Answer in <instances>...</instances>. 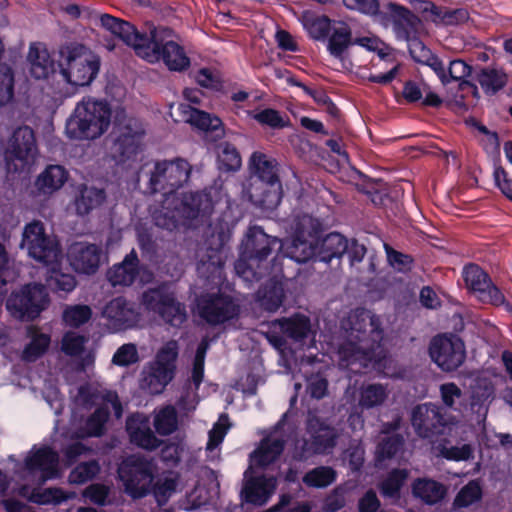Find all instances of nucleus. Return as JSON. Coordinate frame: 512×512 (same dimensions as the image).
<instances>
[{
    "instance_id": "nucleus-1",
    "label": "nucleus",
    "mask_w": 512,
    "mask_h": 512,
    "mask_svg": "<svg viewBox=\"0 0 512 512\" xmlns=\"http://www.w3.org/2000/svg\"><path fill=\"white\" fill-rule=\"evenodd\" d=\"M347 332L346 341L339 348L340 365L349 367L359 363V368L370 365L375 369L386 366V351L381 345L383 330L379 317L366 309H355L342 322ZM359 372L360 369L353 370Z\"/></svg>"
},
{
    "instance_id": "nucleus-2",
    "label": "nucleus",
    "mask_w": 512,
    "mask_h": 512,
    "mask_svg": "<svg viewBox=\"0 0 512 512\" xmlns=\"http://www.w3.org/2000/svg\"><path fill=\"white\" fill-rule=\"evenodd\" d=\"M59 476L58 453L49 447L33 448L25 458L22 476L25 483L17 489L18 494L42 504L60 503L67 498L60 489L49 488L41 494L35 493L36 488L47 480Z\"/></svg>"
},
{
    "instance_id": "nucleus-3",
    "label": "nucleus",
    "mask_w": 512,
    "mask_h": 512,
    "mask_svg": "<svg viewBox=\"0 0 512 512\" xmlns=\"http://www.w3.org/2000/svg\"><path fill=\"white\" fill-rule=\"evenodd\" d=\"M173 30L164 26H149L136 54L149 63L163 61L171 71H184L190 66V59L184 48L175 40Z\"/></svg>"
},
{
    "instance_id": "nucleus-4",
    "label": "nucleus",
    "mask_w": 512,
    "mask_h": 512,
    "mask_svg": "<svg viewBox=\"0 0 512 512\" xmlns=\"http://www.w3.org/2000/svg\"><path fill=\"white\" fill-rule=\"evenodd\" d=\"M252 180L247 189L250 201L263 209H273L281 201L282 186L277 174V162L256 151L249 159Z\"/></svg>"
},
{
    "instance_id": "nucleus-5",
    "label": "nucleus",
    "mask_w": 512,
    "mask_h": 512,
    "mask_svg": "<svg viewBox=\"0 0 512 512\" xmlns=\"http://www.w3.org/2000/svg\"><path fill=\"white\" fill-rule=\"evenodd\" d=\"M276 246L281 248V241L278 238L267 235L261 227L250 228L243 242L240 257L235 262L237 275L248 282L258 280L263 275L262 262Z\"/></svg>"
},
{
    "instance_id": "nucleus-6",
    "label": "nucleus",
    "mask_w": 512,
    "mask_h": 512,
    "mask_svg": "<svg viewBox=\"0 0 512 512\" xmlns=\"http://www.w3.org/2000/svg\"><path fill=\"white\" fill-rule=\"evenodd\" d=\"M216 190L205 189L200 192L184 193L181 198L175 195L170 201V209L163 210V215L168 218L162 222L160 216H156V224L167 229L176 227L178 222L193 220L210 215L213 211Z\"/></svg>"
},
{
    "instance_id": "nucleus-7",
    "label": "nucleus",
    "mask_w": 512,
    "mask_h": 512,
    "mask_svg": "<svg viewBox=\"0 0 512 512\" xmlns=\"http://www.w3.org/2000/svg\"><path fill=\"white\" fill-rule=\"evenodd\" d=\"M192 167L183 158L161 160L154 163L150 171L149 188L152 193L163 192V210L170 209V201L175 198V191L187 183Z\"/></svg>"
},
{
    "instance_id": "nucleus-8",
    "label": "nucleus",
    "mask_w": 512,
    "mask_h": 512,
    "mask_svg": "<svg viewBox=\"0 0 512 512\" xmlns=\"http://www.w3.org/2000/svg\"><path fill=\"white\" fill-rule=\"evenodd\" d=\"M20 247L28 255L45 266L58 265L63 253L57 237L46 233L44 224L34 220L24 226Z\"/></svg>"
},
{
    "instance_id": "nucleus-9",
    "label": "nucleus",
    "mask_w": 512,
    "mask_h": 512,
    "mask_svg": "<svg viewBox=\"0 0 512 512\" xmlns=\"http://www.w3.org/2000/svg\"><path fill=\"white\" fill-rule=\"evenodd\" d=\"M141 304L149 311L161 317L167 324L181 326L187 319L186 307L178 301L175 292L168 284L149 288L141 296Z\"/></svg>"
},
{
    "instance_id": "nucleus-10",
    "label": "nucleus",
    "mask_w": 512,
    "mask_h": 512,
    "mask_svg": "<svg viewBox=\"0 0 512 512\" xmlns=\"http://www.w3.org/2000/svg\"><path fill=\"white\" fill-rule=\"evenodd\" d=\"M37 152L34 131L28 126L17 128L4 150L7 172L16 173L28 169L34 163Z\"/></svg>"
},
{
    "instance_id": "nucleus-11",
    "label": "nucleus",
    "mask_w": 512,
    "mask_h": 512,
    "mask_svg": "<svg viewBox=\"0 0 512 512\" xmlns=\"http://www.w3.org/2000/svg\"><path fill=\"white\" fill-rule=\"evenodd\" d=\"M118 474L127 493L134 498L142 497L153 480L152 463L142 455H130L119 465Z\"/></svg>"
},
{
    "instance_id": "nucleus-12",
    "label": "nucleus",
    "mask_w": 512,
    "mask_h": 512,
    "mask_svg": "<svg viewBox=\"0 0 512 512\" xmlns=\"http://www.w3.org/2000/svg\"><path fill=\"white\" fill-rule=\"evenodd\" d=\"M429 355L442 371L452 372L465 362L466 347L457 335L441 334L430 341Z\"/></svg>"
},
{
    "instance_id": "nucleus-13",
    "label": "nucleus",
    "mask_w": 512,
    "mask_h": 512,
    "mask_svg": "<svg viewBox=\"0 0 512 512\" xmlns=\"http://www.w3.org/2000/svg\"><path fill=\"white\" fill-rule=\"evenodd\" d=\"M48 304V294L41 284H29L7 300V309L18 319H34Z\"/></svg>"
},
{
    "instance_id": "nucleus-14",
    "label": "nucleus",
    "mask_w": 512,
    "mask_h": 512,
    "mask_svg": "<svg viewBox=\"0 0 512 512\" xmlns=\"http://www.w3.org/2000/svg\"><path fill=\"white\" fill-rule=\"evenodd\" d=\"M411 423L419 437L432 438L444 432L447 419L441 407L433 403H424L413 408Z\"/></svg>"
},
{
    "instance_id": "nucleus-15",
    "label": "nucleus",
    "mask_w": 512,
    "mask_h": 512,
    "mask_svg": "<svg viewBox=\"0 0 512 512\" xmlns=\"http://www.w3.org/2000/svg\"><path fill=\"white\" fill-rule=\"evenodd\" d=\"M96 98L86 97L79 102L66 122V134L71 139L94 138Z\"/></svg>"
},
{
    "instance_id": "nucleus-16",
    "label": "nucleus",
    "mask_w": 512,
    "mask_h": 512,
    "mask_svg": "<svg viewBox=\"0 0 512 512\" xmlns=\"http://www.w3.org/2000/svg\"><path fill=\"white\" fill-rule=\"evenodd\" d=\"M466 286L484 303L501 305L505 301L503 293L496 287L489 275L478 265L468 264L463 269Z\"/></svg>"
},
{
    "instance_id": "nucleus-17",
    "label": "nucleus",
    "mask_w": 512,
    "mask_h": 512,
    "mask_svg": "<svg viewBox=\"0 0 512 512\" xmlns=\"http://www.w3.org/2000/svg\"><path fill=\"white\" fill-rule=\"evenodd\" d=\"M101 318L104 321L102 325L114 332L134 327L140 319V314L133 303L118 297L104 307Z\"/></svg>"
},
{
    "instance_id": "nucleus-18",
    "label": "nucleus",
    "mask_w": 512,
    "mask_h": 512,
    "mask_svg": "<svg viewBox=\"0 0 512 512\" xmlns=\"http://www.w3.org/2000/svg\"><path fill=\"white\" fill-rule=\"evenodd\" d=\"M96 72L95 61L84 46L75 48L68 57L67 68L62 70L64 78L74 86L90 84Z\"/></svg>"
},
{
    "instance_id": "nucleus-19",
    "label": "nucleus",
    "mask_w": 512,
    "mask_h": 512,
    "mask_svg": "<svg viewBox=\"0 0 512 512\" xmlns=\"http://www.w3.org/2000/svg\"><path fill=\"white\" fill-rule=\"evenodd\" d=\"M199 316L210 325H218L232 319L238 313L237 305L227 296L206 295L197 303Z\"/></svg>"
},
{
    "instance_id": "nucleus-20",
    "label": "nucleus",
    "mask_w": 512,
    "mask_h": 512,
    "mask_svg": "<svg viewBox=\"0 0 512 512\" xmlns=\"http://www.w3.org/2000/svg\"><path fill=\"white\" fill-rule=\"evenodd\" d=\"M309 438L304 443V450L310 454H329L336 446L340 432L319 419L308 423Z\"/></svg>"
},
{
    "instance_id": "nucleus-21",
    "label": "nucleus",
    "mask_w": 512,
    "mask_h": 512,
    "mask_svg": "<svg viewBox=\"0 0 512 512\" xmlns=\"http://www.w3.org/2000/svg\"><path fill=\"white\" fill-rule=\"evenodd\" d=\"M285 447V439L277 431L268 434L263 438L251 455H250V466L245 472V477L252 470V467L260 466L265 467L276 461L282 454Z\"/></svg>"
},
{
    "instance_id": "nucleus-22",
    "label": "nucleus",
    "mask_w": 512,
    "mask_h": 512,
    "mask_svg": "<svg viewBox=\"0 0 512 512\" xmlns=\"http://www.w3.org/2000/svg\"><path fill=\"white\" fill-rule=\"evenodd\" d=\"M177 110L182 115L183 121L204 131L213 140L219 139L224 135L222 121L218 117L186 104H180Z\"/></svg>"
},
{
    "instance_id": "nucleus-23",
    "label": "nucleus",
    "mask_w": 512,
    "mask_h": 512,
    "mask_svg": "<svg viewBox=\"0 0 512 512\" xmlns=\"http://www.w3.org/2000/svg\"><path fill=\"white\" fill-rule=\"evenodd\" d=\"M126 430L130 441L143 449L154 450L161 444L151 430L148 417L144 414L136 413L130 416L126 421Z\"/></svg>"
},
{
    "instance_id": "nucleus-24",
    "label": "nucleus",
    "mask_w": 512,
    "mask_h": 512,
    "mask_svg": "<svg viewBox=\"0 0 512 512\" xmlns=\"http://www.w3.org/2000/svg\"><path fill=\"white\" fill-rule=\"evenodd\" d=\"M392 18L393 29L399 39L410 41L416 34L420 24L419 18L408 8L390 2L386 6Z\"/></svg>"
},
{
    "instance_id": "nucleus-25",
    "label": "nucleus",
    "mask_w": 512,
    "mask_h": 512,
    "mask_svg": "<svg viewBox=\"0 0 512 512\" xmlns=\"http://www.w3.org/2000/svg\"><path fill=\"white\" fill-rule=\"evenodd\" d=\"M99 19L102 28L131 46L136 52L137 45L141 44L145 33L138 32L129 22L106 13L101 14Z\"/></svg>"
},
{
    "instance_id": "nucleus-26",
    "label": "nucleus",
    "mask_w": 512,
    "mask_h": 512,
    "mask_svg": "<svg viewBox=\"0 0 512 512\" xmlns=\"http://www.w3.org/2000/svg\"><path fill=\"white\" fill-rule=\"evenodd\" d=\"M174 374L171 368H164L150 362L143 368L140 387L150 394H160L172 381Z\"/></svg>"
},
{
    "instance_id": "nucleus-27",
    "label": "nucleus",
    "mask_w": 512,
    "mask_h": 512,
    "mask_svg": "<svg viewBox=\"0 0 512 512\" xmlns=\"http://www.w3.org/2000/svg\"><path fill=\"white\" fill-rule=\"evenodd\" d=\"M68 257L75 271L93 274L96 271V246L84 242L73 243Z\"/></svg>"
},
{
    "instance_id": "nucleus-28",
    "label": "nucleus",
    "mask_w": 512,
    "mask_h": 512,
    "mask_svg": "<svg viewBox=\"0 0 512 512\" xmlns=\"http://www.w3.org/2000/svg\"><path fill=\"white\" fill-rule=\"evenodd\" d=\"M275 488V481L264 476L250 478L245 482L241 496L247 503L265 504Z\"/></svg>"
},
{
    "instance_id": "nucleus-29",
    "label": "nucleus",
    "mask_w": 512,
    "mask_h": 512,
    "mask_svg": "<svg viewBox=\"0 0 512 512\" xmlns=\"http://www.w3.org/2000/svg\"><path fill=\"white\" fill-rule=\"evenodd\" d=\"M68 179V172L61 165H49L35 180L39 194L51 195L63 187Z\"/></svg>"
},
{
    "instance_id": "nucleus-30",
    "label": "nucleus",
    "mask_w": 512,
    "mask_h": 512,
    "mask_svg": "<svg viewBox=\"0 0 512 512\" xmlns=\"http://www.w3.org/2000/svg\"><path fill=\"white\" fill-rule=\"evenodd\" d=\"M414 497L428 505L440 503L447 494V487L430 478H418L412 484Z\"/></svg>"
},
{
    "instance_id": "nucleus-31",
    "label": "nucleus",
    "mask_w": 512,
    "mask_h": 512,
    "mask_svg": "<svg viewBox=\"0 0 512 512\" xmlns=\"http://www.w3.org/2000/svg\"><path fill=\"white\" fill-rule=\"evenodd\" d=\"M286 256L298 263H305L317 256L318 239L293 236L290 241L281 243Z\"/></svg>"
},
{
    "instance_id": "nucleus-32",
    "label": "nucleus",
    "mask_w": 512,
    "mask_h": 512,
    "mask_svg": "<svg viewBox=\"0 0 512 512\" xmlns=\"http://www.w3.org/2000/svg\"><path fill=\"white\" fill-rule=\"evenodd\" d=\"M122 413L123 407L115 391H98V437L102 434V424L110 418H121Z\"/></svg>"
},
{
    "instance_id": "nucleus-33",
    "label": "nucleus",
    "mask_w": 512,
    "mask_h": 512,
    "mask_svg": "<svg viewBox=\"0 0 512 512\" xmlns=\"http://www.w3.org/2000/svg\"><path fill=\"white\" fill-rule=\"evenodd\" d=\"M440 398L445 408L465 417L469 412L468 398L453 382L443 383L439 387Z\"/></svg>"
},
{
    "instance_id": "nucleus-34",
    "label": "nucleus",
    "mask_w": 512,
    "mask_h": 512,
    "mask_svg": "<svg viewBox=\"0 0 512 512\" xmlns=\"http://www.w3.org/2000/svg\"><path fill=\"white\" fill-rule=\"evenodd\" d=\"M138 258L134 251L128 254L122 263L115 265L107 273V278L113 286H129L131 285L136 275Z\"/></svg>"
},
{
    "instance_id": "nucleus-35",
    "label": "nucleus",
    "mask_w": 512,
    "mask_h": 512,
    "mask_svg": "<svg viewBox=\"0 0 512 512\" xmlns=\"http://www.w3.org/2000/svg\"><path fill=\"white\" fill-rule=\"evenodd\" d=\"M389 395L388 385L381 383L363 384L359 389L358 405L363 410L378 408L386 403Z\"/></svg>"
},
{
    "instance_id": "nucleus-36",
    "label": "nucleus",
    "mask_w": 512,
    "mask_h": 512,
    "mask_svg": "<svg viewBox=\"0 0 512 512\" xmlns=\"http://www.w3.org/2000/svg\"><path fill=\"white\" fill-rule=\"evenodd\" d=\"M30 72L36 79H44L53 71V60L41 44H31L28 52Z\"/></svg>"
},
{
    "instance_id": "nucleus-37",
    "label": "nucleus",
    "mask_w": 512,
    "mask_h": 512,
    "mask_svg": "<svg viewBox=\"0 0 512 512\" xmlns=\"http://www.w3.org/2000/svg\"><path fill=\"white\" fill-rule=\"evenodd\" d=\"M328 36L327 49L335 58H342L344 52L353 44L351 29L344 22H335Z\"/></svg>"
},
{
    "instance_id": "nucleus-38",
    "label": "nucleus",
    "mask_w": 512,
    "mask_h": 512,
    "mask_svg": "<svg viewBox=\"0 0 512 512\" xmlns=\"http://www.w3.org/2000/svg\"><path fill=\"white\" fill-rule=\"evenodd\" d=\"M285 298L281 283L270 280L262 286L256 294V302L268 312L277 311Z\"/></svg>"
},
{
    "instance_id": "nucleus-39",
    "label": "nucleus",
    "mask_w": 512,
    "mask_h": 512,
    "mask_svg": "<svg viewBox=\"0 0 512 512\" xmlns=\"http://www.w3.org/2000/svg\"><path fill=\"white\" fill-rule=\"evenodd\" d=\"M348 249V240L340 233H330L321 242H318L317 257L320 261L330 262L333 258H340Z\"/></svg>"
},
{
    "instance_id": "nucleus-40",
    "label": "nucleus",
    "mask_w": 512,
    "mask_h": 512,
    "mask_svg": "<svg viewBox=\"0 0 512 512\" xmlns=\"http://www.w3.org/2000/svg\"><path fill=\"white\" fill-rule=\"evenodd\" d=\"M481 88L487 94H495L507 83L508 77L503 70L495 68H480L474 76Z\"/></svg>"
},
{
    "instance_id": "nucleus-41",
    "label": "nucleus",
    "mask_w": 512,
    "mask_h": 512,
    "mask_svg": "<svg viewBox=\"0 0 512 512\" xmlns=\"http://www.w3.org/2000/svg\"><path fill=\"white\" fill-rule=\"evenodd\" d=\"M300 21L309 35L315 40L325 39L333 25L328 17L318 16L311 11L302 12Z\"/></svg>"
},
{
    "instance_id": "nucleus-42",
    "label": "nucleus",
    "mask_w": 512,
    "mask_h": 512,
    "mask_svg": "<svg viewBox=\"0 0 512 512\" xmlns=\"http://www.w3.org/2000/svg\"><path fill=\"white\" fill-rule=\"evenodd\" d=\"M281 331L295 341L306 338L311 330L310 320L304 315L279 319L275 322Z\"/></svg>"
},
{
    "instance_id": "nucleus-43",
    "label": "nucleus",
    "mask_w": 512,
    "mask_h": 512,
    "mask_svg": "<svg viewBox=\"0 0 512 512\" xmlns=\"http://www.w3.org/2000/svg\"><path fill=\"white\" fill-rule=\"evenodd\" d=\"M336 471L329 466H319L309 470L303 476V483L308 487L325 488L336 480Z\"/></svg>"
},
{
    "instance_id": "nucleus-44",
    "label": "nucleus",
    "mask_w": 512,
    "mask_h": 512,
    "mask_svg": "<svg viewBox=\"0 0 512 512\" xmlns=\"http://www.w3.org/2000/svg\"><path fill=\"white\" fill-rule=\"evenodd\" d=\"M28 334L31 336V342L25 347L22 358L25 361L32 362L38 359L47 350L50 344V337L43 333H37L36 329L30 327Z\"/></svg>"
},
{
    "instance_id": "nucleus-45",
    "label": "nucleus",
    "mask_w": 512,
    "mask_h": 512,
    "mask_svg": "<svg viewBox=\"0 0 512 512\" xmlns=\"http://www.w3.org/2000/svg\"><path fill=\"white\" fill-rule=\"evenodd\" d=\"M492 394V388L488 386L473 389L468 407L469 411L477 415L478 421L486 417Z\"/></svg>"
},
{
    "instance_id": "nucleus-46",
    "label": "nucleus",
    "mask_w": 512,
    "mask_h": 512,
    "mask_svg": "<svg viewBox=\"0 0 512 512\" xmlns=\"http://www.w3.org/2000/svg\"><path fill=\"white\" fill-rule=\"evenodd\" d=\"M178 426L177 413L173 406L159 410L154 417V427L163 436L172 434Z\"/></svg>"
},
{
    "instance_id": "nucleus-47",
    "label": "nucleus",
    "mask_w": 512,
    "mask_h": 512,
    "mask_svg": "<svg viewBox=\"0 0 512 512\" xmlns=\"http://www.w3.org/2000/svg\"><path fill=\"white\" fill-rule=\"evenodd\" d=\"M218 160L220 167L226 171H236L242 163L236 147L227 142L218 146Z\"/></svg>"
},
{
    "instance_id": "nucleus-48",
    "label": "nucleus",
    "mask_w": 512,
    "mask_h": 512,
    "mask_svg": "<svg viewBox=\"0 0 512 512\" xmlns=\"http://www.w3.org/2000/svg\"><path fill=\"white\" fill-rule=\"evenodd\" d=\"M407 478L406 470H393L381 484L383 496L392 500L399 498V492Z\"/></svg>"
},
{
    "instance_id": "nucleus-49",
    "label": "nucleus",
    "mask_w": 512,
    "mask_h": 512,
    "mask_svg": "<svg viewBox=\"0 0 512 512\" xmlns=\"http://www.w3.org/2000/svg\"><path fill=\"white\" fill-rule=\"evenodd\" d=\"M319 230V221L305 214L295 219L293 236L318 239Z\"/></svg>"
},
{
    "instance_id": "nucleus-50",
    "label": "nucleus",
    "mask_w": 512,
    "mask_h": 512,
    "mask_svg": "<svg viewBox=\"0 0 512 512\" xmlns=\"http://www.w3.org/2000/svg\"><path fill=\"white\" fill-rule=\"evenodd\" d=\"M92 316V310L87 305L67 306L63 311V321L71 327H79Z\"/></svg>"
},
{
    "instance_id": "nucleus-51",
    "label": "nucleus",
    "mask_w": 512,
    "mask_h": 512,
    "mask_svg": "<svg viewBox=\"0 0 512 512\" xmlns=\"http://www.w3.org/2000/svg\"><path fill=\"white\" fill-rule=\"evenodd\" d=\"M178 349L179 347L177 341H168L158 351L156 358L152 363L159 364L161 367L164 368H171V371L175 373V362L178 357Z\"/></svg>"
},
{
    "instance_id": "nucleus-52",
    "label": "nucleus",
    "mask_w": 512,
    "mask_h": 512,
    "mask_svg": "<svg viewBox=\"0 0 512 512\" xmlns=\"http://www.w3.org/2000/svg\"><path fill=\"white\" fill-rule=\"evenodd\" d=\"M481 498V487L475 481L469 482L457 494L454 500L456 508H466L479 501Z\"/></svg>"
},
{
    "instance_id": "nucleus-53",
    "label": "nucleus",
    "mask_w": 512,
    "mask_h": 512,
    "mask_svg": "<svg viewBox=\"0 0 512 512\" xmlns=\"http://www.w3.org/2000/svg\"><path fill=\"white\" fill-rule=\"evenodd\" d=\"M446 72L448 76V83L450 81H459L461 82V86H473L476 89L473 84L466 80V78L472 74V67L463 60L456 59L451 61Z\"/></svg>"
},
{
    "instance_id": "nucleus-54",
    "label": "nucleus",
    "mask_w": 512,
    "mask_h": 512,
    "mask_svg": "<svg viewBox=\"0 0 512 512\" xmlns=\"http://www.w3.org/2000/svg\"><path fill=\"white\" fill-rule=\"evenodd\" d=\"M209 348V340L208 338H203L200 342L196 354L194 357L193 362V369H192V381L195 384L196 388L199 387L203 380L204 376V362H205V356L207 353V350Z\"/></svg>"
},
{
    "instance_id": "nucleus-55",
    "label": "nucleus",
    "mask_w": 512,
    "mask_h": 512,
    "mask_svg": "<svg viewBox=\"0 0 512 512\" xmlns=\"http://www.w3.org/2000/svg\"><path fill=\"white\" fill-rule=\"evenodd\" d=\"M14 93V75L8 66H0V105L10 102Z\"/></svg>"
},
{
    "instance_id": "nucleus-56",
    "label": "nucleus",
    "mask_w": 512,
    "mask_h": 512,
    "mask_svg": "<svg viewBox=\"0 0 512 512\" xmlns=\"http://www.w3.org/2000/svg\"><path fill=\"white\" fill-rule=\"evenodd\" d=\"M50 266L51 274L47 279L48 285L55 290L71 292L76 286L74 277L71 274H65L57 271L55 269L57 265Z\"/></svg>"
},
{
    "instance_id": "nucleus-57",
    "label": "nucleus",
    "mask_w": 512,
    "mask_h": 512,
    "mask_svg": "<svg viewBox=\"0 0 512 512\" xmlns=\"http://www.w3.org/2000/svg\"><path fill=\"white\" fill-rule=\"evenodd\" d=\"M178 478L174 474H169L160 478L154 487V494L159 503H163L170 497L177 489Z\"/></svg>"
},
{
    "instance_id": "nucleus-58",
    "label": "nucleus",
    "mask_w": 512,
    "mask_h": 512,
    "mask_svg": "<svg viewBox=\"0 0 512 512\" xmlns=\"http://www.w3.org/2000/svg\"><path fill=\"white\" fill-rule=\"evenodd\" d=\"M139 360L137 347L133 343H127L120 346L115 352L112 362L118 366H129Z\"/></svg>"
},
{
    "instance_id": "nucleus-59",
    "label": "nucleus",
    "mask_w": 512,
    "mask_h": 512,
    "mask_svg": "<svg viewBox=\"0 0 512 512\" xmlns=\"http://www.w3.org/2000/svg\"><path fill=\"white\" fill-rule=\"evenodd\" d=\"M86 341L87 339L84 336L76 332H67L62 339V350L70 356L80 355L84 350Z\"/></svg>"
},
{
    "instance_id": "nucleus-60",
    "label": "nucleus",
    "mask_w": 512,
    "mask_h": 512,
    "mask_svg": "<svg viewBox=\"0 0 512 512\" xmlns=\"http://www.w3.org/2000/svg\"><path fill=\"white\" fill-rule=\"evenodd\" d=\"M403 438L399 435H392L382 440L377 448L380 458H390L394 456L402 447Z\"/></svg>"
},
{
    "instance_id": "nucleus-61",
    "label": "nucleus",
    "mask_w": 512,
    "mask_h": 512,
    "mask_svg": "<svg viewBox=\"0 0 512 512\" xmlns=\"http://www.w3.org/2000/svg\"><path fill=\"white\" fill-rule=\"evenodd\" d=\"M96 191L94 188L83 186L80 196L76 199V210L78 214H88L95 206Z\"/></svg>"
},
{
    "instance_id": "nucleus-62",
    "label": "nucleus",
    "mask_w": 512,
    "mask_h": 512,
    "mask_svg": "<svg viewBox=\"0 0 512 512\" xmlns=\"http://www.w3.org/2000/svg\"><path fill=\"white\" fill-rule=\"evenodd\" d=\"M96 474V462L81 463L72 470L69 480L72 483L82 484L92 479Z\"/></svg>"
},
{
    "instance_id": "nucleus-63",
    "label": "nucleus",
    "mask_w": 512,
    "mask_h": 512,
    "mask_svg": "<svg viewBox=\"0 0 512 512\" xmlns=\"http://www.w3.org/2000/svg\"><path fill=\"white\" fill-rule=\"evenodd\" d=\"M228 427V417L226 415H222L214 425L213 429L209 432L207 450L215 449L223 441Z\"/></svg>"
},
{
    "instance_id": "nucleus-64",
    "label": "nucleus",
    "mask_w": 512,
    "mask_h": 512,
    "mask_svg": "<svg viewBox=\"0 0 512 512\" xmlns=\"http://www.w3.org/2000/svg\"><path fill=\"white\" fill-rule=\"evenodd\" d=\"M254 119L263 125H268L272 128H282L285 126L284 119L280 113L274 109H264L254 115Z\"/></svg>"
}]
</instances>
